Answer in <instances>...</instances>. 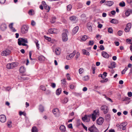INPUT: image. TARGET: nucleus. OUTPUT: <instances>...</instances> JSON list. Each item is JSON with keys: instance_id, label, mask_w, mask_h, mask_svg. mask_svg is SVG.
<instances>
[{"instance_id": "10", "label": "nucleus", "mask_w": 132, "mask_h": 132, "mask_svg": "<svg viewBox=\"0 0 132 132\" xmlns=\"http://www.w3.org/2000/svg\"><path fill=\"white\" fill-rule=\"evenodd\" d=\"M131 23H127L125 29V31L126 32H129L131 27Z\"/></svg>"}, {"instance_id": "30", "label": "nucleus", "mask_w": 132, "mask_h": 132, "mask_svg": "<svg viewBox=\"0 0 132 132\" xmlns=\"http://www.w3.org/2000/svg\"><path fill=\"white\" fill-rule=\"evenodd\" d=\"M32 132H38V130L37 128L35 127H33L31 129Z\"/></svg>"}, {"instance_id": "12", "label": "nucleus", "mask_w": 132, "mask_h": 132, "mask_svg": "<svg viewBox=\"0 0 132 132\" xmlns=\"http://www.w3.org/2000/svg\"><path fill=\"white\" fill-rule=\"evenodd\" d=\"M6 121V118L5 116L3 114L0 116V121L2 122H4Z\"/></svg>"}, {"instance_id": "61", "label": "nucleus", "mask_w": 132, "mask_h": 132, "mask_svg": "<svg viewBox=\"0 0 132 132\" xmlns=\"http://www.w3.org/2000/svg\"><path fill=\"white\" fill-rule=\"evenodd\" d=\"M128 95L129 97H131L132 96V93L131 92H128Z\"/></svg>"}, {"instance_id": "9", "label": "nucleus", "mask_w": 132, "mask_h": 132, "mask_svg": "<svg viewBox=\"0 0 132 132\" xmlns=\"http://www.w3.org/2000/svg\"><path fill=\"white\" fill-rule=\"evenodd\" d=\"M52 112L53 114L56 117H58L59 115V111L57 108L53 109L52 110Z\"/></svg>"}, {"instance_id": "40", "label": "nucleus", "mask_w": 132, "mask_h": 132, "mask_svg": "<svg viewBox=\"0 0 132 132\" xmlns=\"http://www.w3.org/2000/svg\"><path fill=\"white\" fill-rule=\"evenodd\" d=\"M126 41L128 43L130 44H132V39H127Z\"/></svg>"}, {"instance_id": "55", "label": "nucleus", "mask_w": 132, "mask_h": 132, "mask_svg": "<svg viewBox=\"0 0 132 132\" xmlns=\"http://www.w3.org/2000/svg\"><path fill=\"white\" fill-rule=\"evenodd\" d=\"M31 24L33 26H34L36 24V22L34 20H32L31 21Z\"/></svg>"}, {"instance_id": "51", "label": "nucleus", "mask_w": 132, "mask_h": 132, "mask_svg": "<svg viewBox=\"0 0 132 132\" xmlns=\"http://www.w3.org/2000/svg\"><path fill=\"white\" fill-rule=\"evenodd\" d=\"M11 63L8 64L6 65V68L8 69H12Z\"/></svg>"}, {"instance_id": "45", "label": "nucleus", "mask_w": 132, "mask_h": 132, "mask_svg": "<svg viewBox=\"0 0 132 132\" xmlns=\"http://www.w3.org/2000/svg\"><path fill=\"white\" fill-rule=\"evenodd\" d=\"M56 18L54 16L52 18V20L51 22L52 23H53L55 22V20L56 19Z\"/></svg>"}, {"instance_id": "49", "label": "nucleus", "mask_w": 132, "mask_h": 132, "mask_svg": "<svg viewBox=\"0 0 132 132\" xmlns=\"http://www.w3.org/2000/svg\"><path fill=\"white\" fill-rule=\"evenodd\" d=\"M79 56H80V53L79 52H78L76 54L75 56V58H76V59H77L78 58V57H79Z\"/></svg>"}, {"instance_id": "3", "label": "nucleus", "mask_w": 132, "mask_h": 132, "mask_svg": "<svg viewBox=\"0 0 132 132\" xmlns=\"http://www.w3.org/2000/svg\"><path fill=\"white\" fill-rule=\"evenodd\" d=\"M127 125V122H124L120 125L117 124L116 126L117 127H119L120 129H122V130H124L126 129V126Z\"/></svg>"}, {"instance_id": "47", "label": "nucleus", "mask_w": 132, "mask_h": 132, "mask_svg": "<svg viewBox=\"0 0 132 132\" xmlns=\"http://www.w3.org/2000/svg\"><path fill=\"white\" fill-rule=\"evenodd\" d=\"M130 14V12L128 10H127L125 12V15L127 16H128Z\"/></svg>"}, {"instance_id": "27", "label": "nucleus", "mask_w": 132, "mask_h": 132, "mask_svg": "<svg viewBox=\"0 0 132 132\" xmlns=\"http://www.w3.org/2000/svg\"><path fill=\"white\" fill-rule=\"evenodd\" d=\"M61 92V89L59 88L57 89L56 91V94L57 95H58L60 94Z\"/></svg>"}, {"instance_id": "15", "label": "nucleus", "mask_w": 132, "mask_h": 132, "mask_svg": "<svg viewBox=\"0 0 132 132\" xmlns=\"http://www.w3.org/2000/svg\"><path fill=\"white\" fill-rule=\"evenodd\" d=\"M7 26L5 24L2 23L0 26V29L2 31H5L7 29Z\"/></svg>"}, {"instance_id": "28", "label": "nucleus", "mask_w": 132, "mask_h": 132, "mask_svg": "<svg viewBox=\"0 0 132 132\" xmlns=\"http://www.w3.org/2000/svg\"><path fill=\"white\" fill-rule=\"evenodd\" d=\"M110 22L112 23L116 24L118 23V21L116 19H112Z\"/></svg>"}, {"instance_id": "22", "label": "nucleus", "mask_w": 132, "mask_h": 132, "mask_svg": "<svg viewBox=\"0 0 132 132\" xmlns=\"http://www.w3.org/2000/svg\"><path fill=\"white\" fill-rule=\"evenodd\" d=\"M12 69L17 67L18 65V63L17 62H13L11 63Z\"/></svg>"}, {"instance_id": "26", "label": "nucleus", "mask_w": 132, "mask_h": 132, "mask_svg": "<svg viewBox=\"0 0 132 132\" xmlns=\"http://www.w3.org/2000/svg\"><path fill=\"white\" fill-rule=\"evenodd\" d=\"M79 29V27L78 26H76L75 27L73 30V33L74 34H76L78 31Z\"/></svg>"}, {"instance_id": "1", "label": "nucleus", "mask_w": 132, "mask_h": 132, "mask_svg": "<svg viewBox=\"0 0 132 132\" xmlns=\"http://www.w3.org/2000/svg\"><path fill=\"white\" fill-rule=\"evenodd\" d=\"M99 111L98 110H95L93 112L92 115L90 116L93 121H94L96 119V117L99 116Z\"/></svg>"}, {"instance_id": "53", "label": "nucleus", "mask_w": 132, "mask_h": 132, "mask_svg": "<svg viewBox=\"0 0 132 132\" xmlns=\"http://www.w3.org/2000/svg\"><path fill=\"white\" fill-rule=\"evenodd\" d=\"M118 34L119 36H121L122 34V32L121 30H119L118 32Z\"/></svg>"}, {"instance_id": "6", "label": "nucleus", "mask_w": 132, "mask_h": 132, "mask_svg": "<svg viewBox=\"0 0 132 132\" xmlns=\"http://www.w3.org/2000/svg\"><path fill=\"white\" fill-rule=\"evenodd\" d=\"M18 43L19 45H21L22 43H27L28 42L27 38H20L18 39Z\"/></svg>"}, {"instance_id": "57", "label": "nucleus", "mask_w": 132, "mask_h": 132, "mask_svg": "<svg viewBox=\"0 0 132 132\" xmlns=\"http://www.w3.org/2000/svg\"><path fill=\"white\" fill-rule=\"evenodd\" d=\"M51 86L53 88H54L55 87L56 85L54 83H52Z\"/></svg>"}, {"instance_id": "11", "label": "nucleus", "mask_w": 132, "mask_h": 132, "mask_svg": "<svg viewBox=\"0 0 132 132\" xmlns=\"http://www.w3.org/2000/svg\"><path fill=\"white\" fill-rule=\"evenodd\" d=\"M75 53L76 52L75 51H73L72 53L66 56V59L68 60H70L72 58L74 57Z\"/></svg>"}, {"instance_id": "24", "label": "nucleus", "mask_w": 132, "mask_h": 132, "mask_svg": "<svg viewBox=\"0 0 132 132\" xmlns=\"http://www.w3.org/2000/svg\"><path fill=\"white\" fill-rule=\"evenodd\" d=\"M45 57L43 56H39L38 57V60L41 62H43L45 60Z\"/></svg>"}, {"instance_id": "16", "label": "nucleus", "mask_w": 132, "mask_h": 132, "mask_svg": "<svg viewBox=\"0 0 132 132\" xmlns=\"http://www.w3.org/2000/svg\"><path fill=\"white\" fill-rule=\"evenodd\" d=\"M104 121V119L102 117L98 118L97 120V123L99 125H101Z\"/></svg>"}, {"instance_id": "20", "label": "nucleus", "mask_w": 132, "mask_h": 132, "mask_svg": "<svg viewBox=\"0 0 132 132\" xmlns=\"http://www.w3.org/2000/svg\"><path fill=\"white\" fill-rule=\"evenodd\" d=\"M114 2L112 1H108L105 2V4L109 6H111L113 4Z\"/></svg>"}, {"instance_id": "39", "label": "nucleus", "mask_w": 132, "mask_h": 132, "mask_svg": "<svg viewBox=\"0 0 132 132\" xmlns=\"http://www.w3.org/2000/svg\"><path fill=\"white\" fill-rule=\"evenodd\" d=\"M84 69L81 68H80L79 70V73L80 74H81L84 72Z\"/></svg>"}, {"instance_id": "56", "label": "nucleus", "mask_w": 132, "mask_h": 132, "mask_svg": "<svg viewBox=\"0 0 132 132\" xmlns=\"http://www.w3.org/2000/svg\"><path fill=\"white\" fill-rule=\"evenodd\" d=\"M6 0H0V4H4Z\"/></svg>"}, {"instance_id": "50", "label": "nucleus", "mask_w": 132, "mask_h": 132, "mask_svg": "<svg viewBox=\"0 0 132 132\" xmlns=\"http://www.w3.org/2000/svg\"><path fill=\"white\" fill-rule=\"evenodd\" d=\"M44 37L45 39L48 40V41H50L51 40V39L50 37H48L45 36H44Z\"/></svg>"}, {"instance_id": "64", "label": "nucleus", "mask_w": 132, "mask_h": 132, "mask_svg": "<svg viewBox=\"0 0 132 132\" xmlns=\"http://www.w3.org/2000/svg\"><path fill=\"white\" fill-rule=\"evenodd\" d=\"M70 87L71 89H73L74 88V86L72 85H70Z\"/></svg>"}, {"instance_id": "7", "label": "nucleus", "mask_w": 132, "mask_h": 132, "mask_svg": "<svg viewBox=\"0 0 132 132\" xmlns=\"http://www.w3.org/2000/svg\"><path fill=\"white\" fill-rule=\"evenodd\" d=\"M11 53V51L7 49L3 51L1 53V55L2 56H6L9 55Z\"/></svg>"}, {"instance_id": "36", "label": "nucleus", "mask_w": 132, "mask_h": 132, "mask_svg": "<svg viewBox=\"0 0 132 132\" xmlns=\"http://www.w3.org/2000/svg\"><path fill=\"white\" fill-rule=\"evenodd\" d=\"M28 13L30 15H33L34 14V11L32 10H30Z\"/></svg>"}, {"instance_id": "62", "label": "nucleus", "mask_w": 132, "mask_h": 132, "mask_svg": "<svg viewBox=\"0 0 132 132\" xmlns=\"http://www.w3.org/2000/svg\"><path fill=\"white\" fill-rule=\"evenodd\" d=\"M68 127L69 128H70V129H72L73 128L72 126V125L71 123L69 124L68 125Z\"/></svg>"}, {"instance_id": "58", "label": "nucleus", "mask_w": 132, "mask_h": 132, "mask_svg": "<svg viewBox=\"0 0 132 132\" xmlns=\"http://www.w3.org/2000/svg\"><path fill=\"white\" fill-rule=\"evenodd\" d=\"M51 91L49 90H48L46 92V94L47 95H49L50 94Z\"/></svg>"}, {"instance_id": "2", "label": "nucleus", "mask_w": 132, "mask_h": 132, "mask_svg": "<svg viewBox=\"0 0 132 132\" xmlns=\"http://www.w3.org/2000/svg\"><path fill=\"white\" fill-rule=\"evenodd\" d=\"M64 32L62 34V39L63 42H66L68 40V37L67 35V33L68 32V30L66 29L64 30Z\"/></svg>"}, {"instance_id": "52", "label": "nucleus", "mask_w": 132, "mask_h": 132, "mask_svg": "<svg viewBox=\"0 0 132 132\" xmlns=\"http://www.w3.org/2000/svg\"><path fill=\"white\" fill-rule=\"evenodd\" d=\"M66 76L67 77V79L68 80H70L71 79V78L69 74L68 73L67 74Z\"/></svg>"}, {"instance_id": "34", "label": "nucleus", "mask_w": 132, "mask_h": 132, "mask_svg": "<svg viewBox=\"0 0 132 132\" xmlns=\"http://www.w3.org/2000/svg\"><path fill=\"white\" fill-rule=\"evenodd\" d=\"M62 85V86H64L66 84V81L65 79L61 80Z\"/></svg>"}, {"instance_id": "29", "label": "nucleus", "mask_w": 132, "mask_h": 132, "mask_svg": "<svg viewBox=\"0 0 132 132\" xmlns=\"http://www.w3.org/2000/svg\"><path fill=\"white\" fill-rule=\"evenodd\" d=\"M68 101V98L67 97L64 98L61 101V102L63 103H66Z\"/></svg>"}, {"instance_id": "32", "label": "nucleus", "mask_w": 132, "mask_h": 132, "mask_svg": "<svg viewBox=\"0 0 132 132\" xmlns=\"http://www.w3.org/2000/svg\"><path fill=\"white\" fill-rule=\"evenodd\" d=\"M35 42L36 44V47L38 49H39V44L38 43V40H36L35 41Z\"/></svg>"}, {"instance_id": "44", "label": "nucleus", "mask_w": 132, "mask_h": 132, "mask_svg": "<svg viewBox=\"0 0 132 132\" xmlns=\"http://www.w3.org/2000/svg\"><path fill=\"white\" fill-rule=\"evenodd\" d=\"M108 32L110 34L112 33H113V29L111 28H109L108 29Z\"/></svg>"}, {"instance_id": "17", "label": "nucleus", "mask_w": 132, "mask_h": 132, "mask_svg": "<svg viewBox=\"0 0 132 132\" xmlns=\"http://www.w3.org/2000/svg\"><path fill=\"white\" fill-rule=\"evenodd\" d=\"M102 55L105 58H108L109 57V54L104 51L102 52Z\"/></svg>"}, {"instance_id": "23", "label": "nucleus", "mask_w": 132, "mask_h": 132, "mask_svg": "<svg viewBox=\"0 0 132 132\" xmlns=\"http://www.w3.org/2000/svg\"><path fill=\"white\" fill-rule=\"evenodd\" d=\"M82 53L84 55L89 56L90 55L89 53L87 50L85 49H83L82 50Z\"/></svg>"}, {"instance_id": "25", "label": "nucleus", "mask_w": 132, "mask_h": 132, "mask_svg": "<svg viewBox=\"0 0 132 132\" xmlns=\"http://www.w3.org/2000/svg\"><path fill=\"white\" fill-rule=\"evenodd\" d=\"M20 73H24L26 71V69L23 66H22L20 67Z\"/></svg>"}, {"instance_id": "5", "label": "nucleus", "mask_w": 132, "mask_h": 132, "mask_svg": "<svg viewBox=\"0 0 132 132\" xmlns=\"http://www.w3.org/2000/svg\"><path fill=\"white\" fill-rule=\"evenodd\" d=\"M28 29V26L26 25L23 26L21 28V32L24 34L27 32Z\"/></svg>"}, {"instance_id": "35", "label": "nucleus", "mask_w": 132, "mask_h": 132, "mask_svg": "<svg viewBox=\"0 0 132 132\" xmlns=\"http://www.w3.org/2000/svg\"><path fill=\"white\" fill-rule=\"evenodd\" d=\"M76 19V17L75 16H72L70 17V19L72 21H75Z\"/></svg>"}, {"instance_id": "46", "label": "nucleus", "mask_w": 132, "mask_h": 132, "mask_svg": "<svg viewBox=\"0 0 132 132\" xmlns=\"http://www.w3.org/2000/svg\"><path fill=\"white\" fill-rule=\"evenodd\" d=\"M105 96V98H106V99L110 101V102H113V101H112V100L110 98L107 97L105 95H104Z\"/></svg>"}, {"instance_id": "19", "label": "nucleus", "mask_w": 132, "mask_h": 132, "mask_svg": "<svg viewBox=\"0 0 132 132\" xmlns=\"http://www.w3.org/2000/svg\"><path fill=\"white\" fill-rule=\"evenodd\" d=\"M61 50L60 48H57L55 49V53L57 55H59L61 53Z\"/></svg>"}, {"instance_id": "4", "label": "nucleus", "mask_w": 132, "mask_h": 132, "mask_svg": "<svg viewBox=\"0 0 132 132\" xmlns=\"http://www.w3.org/2000/svg\"><path fill=\"white\" fill-rule=\"evenodd\" d=\"M101 109L103 111V113L104 114L107 113L109 111L108 108L105 105H102L101 108Z\"/></svg>"}, {"instance_id": "14", "label": "nucleus", "mask_w": 132, "mask_h": 132, "mask_svg": "<svg viewBox=\"0 0 132 132\" xmlns=\"http://www.w3.org/2000/svg\"><path fill=\"white\" fill-rule=\"evenodd\" d=\"M48 32L51 34H56L58 32L57 30L55 28H51L48 30Z\"/></svg>"}, {"instance_id": "59", "label": "nucleus", "mask_w": 132, "mask_h": 132, "mask_svg": "<svg viewBox=\"0 0 132 132\" xmlns=\"http://www.w3.org/2000/svg\"><path fill=\"white\" fill-rule=\"evenodd\" d=\"M100 48L101 50H103L104 49V46L102 45H101L100 46Z\"/></svg>"}, {"instance_id": "31", "label": "nucleus", "mask_w": 132, "mask_h": 132, "mask_svg": "<svg viewBox=\"0 0 132 132\" xmlns=\"http://www.w3.org/2000/svg\"><path fill=\"white\" fill-rule=\"evenodd\" d=\"M39 109L40 112H43L44 111V108L43 106L42 105H40Z\"/></svg>"}, {"instance_id": "42", "label": "nucleus", "mask_w": 132, "mask_h": 132, "mask_svg": "<svg viewBox=\"0 0 132 132\" xmlns=\"http://www.w3.org/2000/svg\"><path fill=\"white\" fill-rule=\"evenodd\" d=\"M19 114L20 116H21L23 115L24 116H26V114L24 112H22V111H20L19 112Z\"/></svg>"}, {"instance_id": "21", "label": "nucleus", "mask_w": 132, "mask_h": 132, "mask_svg": "<svg viewBox=\"0 0 132 132\" xmlns=\"http://www.w3.org/2000/svg\"><path fill=\"white\" fill-rule=\"evenodd\" d=\"M13 23H10L9 26V27L11 30L13 32H15L16 31V30L13 27Z\"/></svg>"}, {"instance_id": "38", "label": "nucleus", "mask_w": 132, "mask_h": 132, "mask_svg": "<svg viewBox=\"0 0 132 132\" xmlns=\"http://www.w3.org/2000/svg\"><path fill=\"white\" fill-rule=\"evenodd\" d=\"M119 5L121 7H124L125 5V3L123 1H122L119 4Z\"/></svg>"}, {"instance_id": "48", "label": "nucleus", "mask_w": 132, "mask_h": 132, "mask_svg": "<svg viewBox=\"0 0 132 132\" xmlns=\"http://www.w3.org/2000/svg\"><path fill=\"white\" fill-rule=\"evenodd\" d=\"M40 88L43 91H45L46 89L45 86L43 85L41 86H40Z\"/></svg>"}, {"instance_id": "41", "label": "nucleus", "mask_w": 132, "mask_h": 132, "mask_svg": "<svg viewBox=\"0 0 132 132\" xmlns=\"http://www.w3.org/2000/svg\"><path fill=\"white\" fill-rule=\"evenodd\" d=\"M44 8L45 9L47 10V12H48L50 10V8L49 6L47 5L44 6Z\"/></svg>"}, {"instance_id": "37", "label": "nucleus", "mask_w": 132, "mask_h": 132, "mask_svg": "<svg viewBox=\"0 0 132 132\" xmlns=\"http://www.w3.org/2000/svg\"><path fill=\"white\" fill-rule=\"evenodd\" d=\"M87 38V36L86 35H84L82 36L81 38L82 40L83 41H85Z\"/></svg>"}, {"instance_id": "54", "label": "nucleus", "mask_w": 132, "mask_h": 132, "mask_svg": "<svg viewBox=\"0 0 132 132\" xmlns=\"http://www.w3.org/2000/svg\"><path fill=\"white\" fill-rule=\"evenodd\" d=\"M94 43V42L93 40H90L89 42V44L90 45H93Z\"/></svg>"}, {"instance_id": "13", "label": "nucleus", "mask_w": 132, "mask_h": 132, "mask_svg": "<svg viewBox=\"0 0 132 132\" xmlns=\"http://www.w3.org/2000/svg\"><path fill=\"white\" fill-rule=\"evenodd\" d=\"M82 120L85 122H88L90 121L89 117L88 116L85 115L84 117L82 118Z\"/></svg>"}, {"instance_id": "43", "label": "nucleus", "mask_w": 132, "mask_h": 132, "mask_svg": "<svg viewBox=\"0 0 132 132\" xmlns=\"http://www.w3.org/2000/svg\"><path fill=\"white\" fill-rule=\"evenodd\" d=\"M72 6L71 5H69L67 6V9L68 11H70L72 8Z\"/></svg>"}, {"instance_id": "8", "label": "nucleus", "mask_w": 132, "mask_h": 132, "mask_svg": "<svg viewBox=\"0 0 132 132\" xmlns=\"http://www.w3.org/2000/svg\"><path fill=\"white\" fill-rule=\"evenodd\" d=\"M88 130L90 132H99L98 129L94 125L88 128Z\"/></svg>"}, {"instance_id": "33", "label": "nucleus", "mask_w": 132, "mask_h": 132, "mask_svg": "<svg viewBox=\"0 0 132 132\" xmlns=\"http://www.w3.org/2000/svg\"><path fill=\"white\" fill-rule=\"evenodd\" d=\"M89 77L87 75L84 76L83 77L82 79L83 80L86 81L88 80Z\"/></svg>"}, {"instance_id": "60", "label": "nucleus", "mask_w": 132, "mask_h": 132, "mask_svg": "<svg viewBox=\"0 0 132 132\" xmlns=\"http://www.w3.org/2000/svg\"><path fill=\"white\" fill-rule=\"evenodd\" d=\"M111 66H112L113 68L115 67V64L114 62L112 63H111Z\"/></svg>"}, {"instance_id": "18", "label": "nucleus", "mask_w": 132, "mask_h": 132, "mask_svg": "<svg viewBox=\"0 0 132 132\" xmlns=\"http://www.w3.org/2000/svg\"><path fill=\"white\" fill-rule=\"evenodd\" d=\"M60 129L62 132H65L66 130L65 127L63 125H62L60 126Z\"/></svg>"}, {"instance_id": "63", "label": "nucleus", "mask_w": 132, "mask_h": 132, "mask_svg": "<svg viewBox=\"0 0 132 132\" xmlns=\"http://www.w3.org/2000/svg\"><path fill=\"white\" fill-rule=\"evenodd\" d=\"M42 5H43L44 6H45L46 5V3L44 1H42Z\"/></svg>"}]
</instances>
